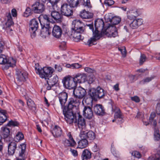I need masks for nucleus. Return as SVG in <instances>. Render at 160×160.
<instances>
[{"label":"nucleus","instance_id":"12","mask_svg":"<svg viewBox=\"0 0 160 160\" xmlns=\"http://www.w3.org/2000/svg\"><path fill=\"white\" fill-rule=\"evenodd\" d=\"M32 11L36 13H41L45 10V6L44 4L36 2L32 5Z\"/></svg>","mask_w":160,"mask_h":160},{"label":"nucleus","instance_id":"33","mask_svg":"<svg viewBox=\"0 0 160 160\" xmlns=\"http://www.w3.org/2000/svg\"><path fill=\"white\" fill-rule=\"evenodd\" d=\"M88 145V140L85 139H82L78 141V148H83Z\"/></svg>","mask_w":160,"mask_h":160},{"label":"nucleus","instance_id":"36","mask_svg":"<svg viewBox=\"0 0 160 160\" xmlns=\"http://www.w3.org/2000/svg\"><path fill=\"white\" fill-rule=\"evenodd\" d=\"M2 113L0 114V125H1L7 119L6 111L5 110H1Z\"/></svg>","mask_w":160,"mask_h":160},{"label":"nucleus","instance_id":"48","mask_svg":"<svg viewBox=\"0 0 160 160\" xmlns=\"http://www.w3.org/2000/svg\"><path fill=\"white\" fill-rule=\"evenodd\" d=\"M146 59L147 58L145 55L144 54H141L139 60L140 64L142 65L144 62L146 61Z\"/></svg>","mask_w":160,"mask_h":160},{"label":"nucleus","instance_id":"20","mask_svg":"<svg viewBox=\"0 0 160 160\" xmlns=\"http://www.w3.org/2000/svg\"><path fill=\"white\" fill-rule=\"evenodd\" d=\"M138 15V10L136 8L130 9L127 12L128 18L130 20L135 19Z\"/></svg>","mask_w":160,"mask_h":160},{"label":"nucleus","instance_id":"56","mask_svg":"<svg viewBox=\"0 0 160 160\" xmlns=\"http://www.w3.org/2000/svg\"><path fill=\"white\" fill-rule=\"evenodd\" d=\"M82 66L78 63H75L72 64V69H78L81 67Z\"/></svg>","mask_w":160,"mask_h":160},{"label":"nucleus","instance_id":"54","mask_svg":"<svg viewBox=\"0 0 160 160\" xmlns=\"http://www.w3.org/2000/svg\"><path fill=\"white\" fill-rule=\"evenodd\" d=\"M84 70L86 72L88 73H93L95 71L94 70L92 69L91 68L88 67L85 68H84Z\"/></svg>","mask_w":160,"mask_h":160},{"label":"nucleus","instance_id":"32","mask_svg":"<svg viewBox=\"0 0 160 160\" xmlns=\"http://www.w3.org/2000/svg\"><path fill=\"white\" fill-rule=\"evenodd\" d=\"M83 23L80 21L79 20L75 21L74 23V27L72 29L81 30H82L84 31V28L83 27Z\"/></svg>","mask_w":160,"mask_h":160},{"label":"nucleus","instance_id":"24","mask_svg":"<svg viewBox=\"0 0 160 160\" xmlns=\"http://www.w3.org/2000/svg\"><path fill=\"white\" fill-rule=\"evenodd\" d=\"M42 29L41 32V35L43 38L48 37L51 34L50 29L51 28L49 25L45 26H42Z\"/></svg>","mask_w":160,"mask_h":160},{"label":"nucleus","instance_id":"13","mask_svg":"<svg viewBox=\"0 0 160 160\" xmlns=\"http://www.w3.org/2000/svg\"><path fill=\"white\" fill-rule=\"evenodd\" d=\"M83 32L82 30H78L72 29L69 32L68 35L71 38H73L75 41L78 42L82 39L81 34Z\"/></svg>","mask_w":160,"mask_h":160},{"label":"nucleus","instance_id":"43","mask_svg":"<svg viewBox=\"0 0 160 160\" xmlns=\"http://www.w3.org/2000/svg\"><path fill=\"white\" fill-rule=\"evenodd\" d=\"M154 137L155 140L156 141H159L160 140V135L158 129H155Z\"/></svg>","mask_w":160,"mask_h":160},{"label":"nucleus","instance_id":"39","mask_svg":"<svg viewBox=\"0 0 160 160\" xmlns=\"http://www.w3.org/2000/svg\"><path fill=\"white\" fill-rule=\"evenodd\" d=\"M24 135L21 132H18L14 137V140L15 142H18L24 139Z\"/></svg>","mask_w":160,"mask_h":160},{"label":"nucleus","instance_id":"49","mask_svg":"<svg viewBox=\"0 0 160 160\" xmlns=\"http://www.w3.org/2000/svg\"><path fill=\"white\" fill-rule=\"evenodd\" d=\"M54 69L57 72H61L62 71V66L60 64H56L54 65Z\"/></svg>","mask_w":160,"mask_h":160},{"label":"nucleus","instance_id":"57","mask_svg":"<svg viewBox=\"0 0 160 160\" xmlns=\"http://www.w3.org/2000/svg\"><path fill=\"white\" fill-rule=\"evenodd\" d=\"M155 117L156 114L154 112H152L151 113L149 118V122H151V121H152V120H154V119Z\"/></svg>","mask_w":160,"mask_h":160},{"label":"nucleus","instance_id":"60","mask_svg":"<svg viewBox=\"0 0 160 160\" xmlns=\"http://www.w3.org/2000/svg\"><path fill=\"white\" fill-rule=\"evenodd\" d=\"M70 151L72 153V154L74 156H77L78 155V153L77 151L76 150L72 149H71L70 150Z\"/></svg>","mask_w":160,"mask_h":160},{"label":"nucleus","instance_id":"23","mask_svg":"<svg viewBox=\"0 0 160 160\" xmlns=\"http://www.w3.org/2000/svg\"><path fill=\"white\" fill-rule=\"evenodd\" d=\"M94 111L95 113L99 116L103 115L105 113L104 108L101 104H97L94 106Z\"/></svg>","mask_w":160,"mask_h":160},{"label":"nucleus","instance_id":"31","mask_svg":"<svg viewBox=\"0 0 160 160\" xmlns=\"http://www.w3.org/2000/svg\"><path fill=\"white\" fill-rule=\"evenodd\" d=\"M10 132L9 129L6 127H3L1 128L0 132L4 139L8 137L10 135Z\"/></svg>","mask_w":160,"mask_h":160},{"label":"nucleus","instance_id":"2","mask_svg":"<svg viewBox=\"0 0 160 160\" xmlns=\"http://www.w3.org/2000/svg\"><path fill=\"white\" fill-rule=\"evenodd\" d=\"M81 102V100L74 96L69 98L68 106L64 107L63 109V112L65 119L70 123L72 122V119L73 118L74 109H76Z\"/></svg>","mask_w":160,"mask_h":160},{"label":"nucleus","instance_id":"46","mask_svg":"<svg viewBox=\"0 0 160 160\" xmlns=\"http://www.w3.org/2000/svg\"><path fill=\"white\" fill-rule=\"evenodd\" d=\"M83 129H82V130L81 131L79 136L80 137L82 138V139H86L88 132L87 131L84 130Z\"/></svg>","mask_w":160,"mask_h":160},{"label":"nucleus","instance_id":"40","mask_svg":"<svg viewBox=\"0 0 160 160\" xmlns=\"http://www.w3.org/2000/svg\"><path fill=\"white\" fill-rule=\"evenodd\" d=\"M58 81V78L57 75H55L51 79L49 80V85L53 86L55 85Z\"/></svg>","mask_w":160,"mask_h":160},{"label":"nucleus","instance_id":"38","mask_svg":"<svg viewBox=\"0 0 160 160\" xmlns=\"http://www.w3.org/2000/svg\"><path fill=\"white\" fill-rule=\"evenodd\" d=\"M7 18V21L6 23V25L9 27L13 24V22L12 20L11 15L10 12L6 14Z\"/></svg>","mask_w":160,"mask_h":160},{"label":"nucleus","instance_id":"63","mask_svg":"<svg viewBox=\"0 0 160 160\" xmlns=\"http://www.w3.org/2000/svg\"><path fill=\"white\" fill-rule=\"evenodd\" d=\"M111 152L113 154L115 157H117L118 153L116 152L115 150L113 148H111Z\"/></svg>","mask_w":160,"mask_h":160},{"label":"nucleus","instance_id":"6","mask_svg":"<svg viewBox=\"0 0 160 160\" xmlns=\"http://www.w3.org/2000/svg\"><path fill=\"white\" fill-rule=\"evenodd\" d=\"M62 82L65 88L69 89H74L77 84L73 77L69 76L64 77Z\"/></svg>","mask_w":160,"mask_h":160},{"label":"nucleus","instance_id":"59","mask_svg":"<svg viewBox=\"0 0 160 160\" xmlns=\"http://www.w3.org/2000/svg\"><path fill=\"white\" fill-rule=\"evenodd\" d=\"M131 99L132 100L136 102H139L140 101V99L138 96H135L131 97Z\"/></svg>","mask_w":160,"mask_h":160},{"label":"nucleus","instance_id":"44","mask_svg":"<svg viewBox=\"0 0 160 160\" xmlns=\"http://www.w3.org/2000/svg\"><path fill=\"white\" fill-rule=\"evenodd\" d=\"M32 13V11L31 10V8L28 7H27L26 8L25 11L23 15L25 17H27L31 15Z\"/></svg>","mask_w":160,"mask_h":160},{"label":"nucleus","instance_id":"42","mask_svg":"<svg viewBox=\"0 0 160 160\" xmlns=\"http://www.w3.org/2000/svg\"><path fill=\"white\" fill-rule=\"evenodd\" d=\"M155 77V76H152L150 77H147L144 79L140 81V83L141 84H144L146 83H148L151 81Z\"/></svg>","mask_w":160,"mask_h":160},{"label":"nucleus","instance_id":"34","mask_svg":"<svg viewBox=\"0 0 160 160\" xmlns=\"http://www.w3.org/2000/svg\"><path fill=\"white\" fill-rule=\"evenodd\" d=\"M68 4L72 8H75L78 6L80 0H67Z\"/></svg>","mask_w":160,"mask_h":160},{"label":"nucleus","instance_id":"9","mask_svg":"<svg viewBox=\"0 0 160 160\" xmlns=\"http://www.w3.org/2000/svg\"><path fill=\"white\" fill-rule=\"evenodd\" d=\"M61 12L62 16L64 15L67 17H69L72 15L73 10L72 8L68 3H64L61 5Z\"/></svg>","mask_w":160,"mask_h":160},{"label":"nucleus","instance_id":"41","mask_svg":"<svg viewBox=\"0 0 160 160\" xmlns=\"http://www.w3.org/2000/svg\"><path fill=\"white\" fill-rule=\"evenodd\" d=\"M95 134L94 132L91 131H90L88 132L86 139L89 140H92L95 138Z\"/></svg>","mask_w":160,"mask_h":160},{"label":"nucleus","instance_id":"11","mask_svg":"<svg viewBox=\"0 0 160 160\" xmlns=\"http://www.w3.org/2000/svg\"><path fill=\"white\" fill-rule=\"evenodd\" d=\"M73 94L74 96L81 100L85 96L87 92L85 89L81 87H79L74 89Z\"/></svg>","mask_w":160,"mask_h":160},{"label":"nucleus","instance_id":"64","mask_svg":"<svg viewBox=\"0 0 160 160\" xmlns=\"http://www.w3.org/2000/svg\"><path fill=\"white\" fill-rule=\"evenodd\" d=\"M150 123H151V124L153 125L154 127H156L157 125V122L156 121L154 120L151 121V122H150Z\"/></svg>","mask_w":160,"mask_h":160},{"label":"nucleus","instance_id":"61","mask_svg":"<svg viewBox=\"0 0 160 160\" xmlns=\"http://www.w3.org/2000/svg\"><path fill=\"white\" fill-rule=\"evenodd\" d=\"M11 12L13 17H15L17 16V12L16 9H12L11 11Z\"/></svg>","mask_w":160,"mask_h":160},{"label":"nucleus","instance_id":"30","mask_svg":"<svg viewBox=\"0 0 160 160\" xmlns=\"http://www.w3.org/2000/svg\"><path fill=\"white\" fill-rule=\"evenodd\" d=\"M112 111L115 112V118L121 119V121L122 122V114L120 109L116 106H112Z\"/></svg>","mask_w":160,"mask_h":160},{"label":"nucleus","instance_id":"53","mask_svg":"<svg viewBox=\"0 0 160 160\" xmlns=\"http://www.w3.org/2000/svg\"><path fill=\"white\" fill-rule=\"evenodd\" d=\"M60 0H49V2L51 4L52 7L57 5Z\"/></svg>","mask_w":160,"mask_h":160},{"label":"nucleus","instance_id":"47","mask_svg":"<svg viewBox=\"0 0 160 160\" xmlns=\"http://www.w3.org/2000/svg\"><path fill=\"white\" fill-rule=\"evenodd\" d=\"M118 50L121 52L123 57H124L126 56L127 51L125 47H122L121 48H119Z\"/></svg>","mask_w":160,"mask_h":160},{"label":"nucleus","instance_id":"15","mask_svg":"<svg viewBox=\"0 0 160 160\" xmlns=\"http://www.w3.org/2000/svg\"><path fill=\"white\" fill-rule=\"evenodd\" d=\"M58 97L62 108L63 109L64 107H65V104L67 100L68 94L65 92H62L58 94Z\"/></svg>","mask_w":160,"mask_h":160},{"label":"nucleus","instance_id":"19","mask_svg":"<svg viewBox=\"0 0 160 160\" xmlns=\"http://www.w3.org/2000/svg\"><path fill=\"white\" fill-rule=\"evenodd\" d=\"M62 30L61 28L57 25H55L53 28L52 32V35L54 37L59 38L61 36Z\"/></svg>","mask_w":160,"mask_h":160},{"label":"nucleus","instance_id":"4","mask_svg":"<svg viewBox=\"0 0 160 160\" xmlns=\"http://www.w3.org/2000/svg\"><path fill=\"white\" fill-rule=\"evenodd\" d=\"M109 21L112 25L109 24L106 30L105 34L108 37L114 38L118 35L117 29L114 25L120 22L121 18L118 17H115L112 18Z\"/></svg>","mask_w":160,"mask_h":160},{"label":"nucleus","instance_id":"28","mask_svg":"<svg viewBox=\"0 0 160 160\" xmlns=\"http://www.w3.org/2000/svg\"><path fill=\"white\" fill-rule=\"evenodd\" d=\"M92 153L87 149H84L82 152L81 158L82 160H88L91 158Z\"/></svg>","mask_w":160,"mask_h":160},{"label":"nucleus","instance_id":"18","mask_svg":"<svg viewBox=\"0 0 160 160\" xmlns=\"http://www.w3.org/2000/svg\"><path fill=\"white\" fill-rule=\"evenodd\" d=\"M67 136L69 139H65L64 141V144L66 146L74 147L76 145V143L73 139L70 132H68Z\"/></svg>","mask_w":160,"mask_h":160},{"label":"nucleus","instance_id":"10","mask_svg":"<svg viewBox=\"0 0 160 160\" xmlns=\"http://www.w3.org/2000/svg\"><path fill=\"white\" fill-rule=\"evenodd\" d=\"M38 26V23L35 19H32L30 21L29 30L31 34V37L32 38L36 36V31L37 30Z\"/></svg>","mask_w":160,"mask_h":160},{"label":"nucleus","instance_id":"29","mask_svg":"<svg viewBox=\"0 0 160 160\" xmlns=\"http://www.w3.org/2000/svg\"><path fill=\"white\" fill-rule=\"evenodd\" d=\"M93 13L86 11L85 9L83 10L81 12L80 17L83 19H90L93 17Z\"/></svg>","mask_w":160,"mask_h":160},{"label":"nucleus","instance_id":"3","mask_svg":"<svg viewBox=\"0 0 160 160\" xmlns=\"http://www.w3.org/2000/svg\"><path fill=\"white\" fill-rule=\"evenodd\" d=\"M35 70L36 73L40 78L46 80H49L54 72L53 68L51 67H45L43 68L40 67L39 64H36Z\"/></svg>","mask_w":160,"mask_h":160},{"label":"nucleus","instance_id":"52","mask_svg":"<svg viewBox=\"0 0 160 160\" xmlns=\"http://www.w3.org/2000/svg\"><path fill=\"white\" fill-rule=\"evenodd\" d=\"M104 3L108 6H111L114 4V2L112 0H105Z\"/></svg>","mask_w":160,"mask_h":160},{"label":"nucleus","instance_id":"37","mask_svg":"<svg viewBox=\"0 0 160 160\" xmlns=\"http://www.w3.org/2000/svg\"><path fill=\"white\" fill-rule=\"evenodd\" d=\"M26 99L27 101V104L28 108L32 110H35L36 106L34 102L30 98H26Z\"/></svg>","mask_w":160,"mask_h":160},{"label":"nucleus","instance_id":"51","mask_svg":"<svg viewBox=\"0 0 160 160\" xmlns=\"http://www.w3.org/2000/svg\"><path fill=\"white\" fill-rule=\"evenodd\" d=\"M132 156H134L135 157L137 158H140L141 157V154L140 153L137 151H134L132 153Z\"/></svg>","mask_w":160,"mask_h":160},{"label":"nucleus","instance_id":"1","mask_svg":"<svg viewBox=\"0 0 160 160\" xmlns=\"http://www.w3.org/2000/svg\"><path fill=\"white\" fill-rule=\"evenodd\" d=\"M89 29L91 30L93 32V37L89 39L87 42V44L91 46L94 44V42L102 37V34L101 31L102 30L104 26V23L102 19H98L95 21L94 27L95 30H94L93 25V23L86 24Z\"/></svg>","mask_w":160,"mask_h":160},{"label":"nucleus","instance_id":"62","mask_svg":"<svg viewBox=\"0 0 160 160\" xmlns=\"http://www.w3.org/2000/svg\"><path fill=\"white\" fill-rule=\"evenodd\" d=\"M114 89L116 91H117L119 90V84L117 83L113 87Z\"/></svg>","mask_w":160,"mask_h":160},{"label":"nucleus","instance_id":"14","mask_svg":"<svg viewBox=\"0 0 160 160\" xmlns=\"http://www.w3.org/2000/svg\"><path fill=\"white\" fill-rule=\"evenodd\" d=\"M16 74L17 76V79L19 82H22L26 80L27 78L28 74L24 71L20 70H16Z\"/></svg>","mask_w":160,"mask_h":160},{"label":"nucleus","instance_id":"17","mask_svg":"<svg viewBox=\"0 0 160 160\" xmlns=\"http://www.w3.org/2000/svg\"><path fill=\"white\" fill-rule=\"evenodd\" d=\"M83 112L84 116L88 119H92L93 117L92 109L89 106H85L83 110Z\"/></svg>","mask_w":160,"mask_h":160},{"label":"nucleus","instance_id":"8","mask_svg":"<svg viewBox=\"0 0 160 160\" xmlns=\"http://www.w3.org/2000/svg\"><path fill=\"white\" fill-rule=\"evenodd\" d=\"M73 119L71 120L72 122L71 123H70L67 120H66L67 122L69 124L74 123L75 125L76 126L78 125L79 128L84 129L85 128L86 125L85 119L79 115L78 120L76 119V117L75 116L74 114H73Z\"/></svg>","mask_w":160,"mask_h":160},{"label":"nucleus","instance_id":"21","mask_svg":"<svg viewBox=\"0 0 160 160\" xmlns=\"http://www.w3.org/2000/svg\"><path fill=\"white\" fill-rule=\"evenodd\" d=\"M129 24L130 27L132 29L137 28L143 23V20L142 19H134Z\"/></svg>","mask_w":160,"mask_h":160},{"label":"nucleus","instance_id":"55","mask_svg":"<svg viewBox=\"0 0 160 160\" xmlns=\"http://www.w3.org/2000/svg\"><path fill=\"white\" fill-rule=\"evenodd\" d=\"M137 118L142 119L143 120L144 117V114L142 112H138L136 116Z\"/></svg>","mask_w":160,"mask_h":160},{"label":"nucleus","instance_id":"5","mask_svg":"<svg viewBox=\"0 0 160 160\" xmlns=\"http://www.w3.org/2000/svg\"><path fill=\"white\" fill-rule=\"evenodd\" d=\"M88 93L92 99L90 98L86 99L85 102L88 104L91 103L92 100H96L98 98H103L105 96V91L100 87H98L96 89L93 88L90 89Z\"/></svg>","mask_w":160,"mask_h":160},{"label":"nucleus","instance_id":"45","mask_svg":"<svg viewBox=\"0 0 160 160\" xmlns=\"http://www.w3.org/2000/svg\"><path fill=\"white\" fill-rule=\"evenodd\" d=\"M19 123L17 121L11 120L7 123V126L9 127L18 126Z\"/></svg>","mask_w":160,"mask_h":160},{"label":"nucleus","instance_id":"25","mask_svg":"<svg viewBox=\"0 0 160 160\" xmlns=\"http://www.w3.org/2000/svg\"><path fill=\"white\" fill-rule=\"evenodd\" d=\"M53 136L55 138H59L62 135V131L59 126L55 125L52 131Z\"/></svg>","mask_w":160,"mask_h":160},{"label":"nucleus","instance_id":"27","mask_svg":"<svg viewBox=\"0 0 160 160\" xmlns=\"http://www.w3.org/2000/svg\"><path fill=\"white\" fill-rule=\"evenodd\" d=\"M39 20L42 26L49 25V22H51L48 16L47 15H42V18L39 19Z\"/></svg>","mask_w":160,"mask_h":160},{"label":"nucleus","instance_id":"35","mask_svg":"<svg viewBox=\"0 0 160 160\" xmlns=\"http://www.w3.org/2000/svg\"><path fill=\"white\" fill-rule=\"evenodd\" d=\"M148 160H160V145L157 153L150 156L148 158Z\"/></svg>","mask_w":160,"mask_h":160},{"label":"nucleus","instance_id":"16","mask_svg":"<svg viewBox=\"0 0 160 160\" xmlns=\"http://www.w3.org/2000/svg\"><path fill=\"white\" fill-rule=\"evenodd\" d=\"M73 78L77 84L84 83L87 80V76L84 73H78Z\"/></svg>","mask_w":160,"mask_h":160},{"label":"nucleus","instance_id":"26","mask_svg":"<svg viewBox=\"0 0 160 160\" xmlns=\"http://www.w3.org/2000/svg\"><path fill=\"white\" fill-rule=\"evenodd\" d=\"M17 143L12 142H10L8 146V152L9 155H13L15 153L17 148Z\"/></svg>","mask_w":160,"mask_h":160},{"label":"nucleus","instance_id":"22","mask_svg":"<svg viewBox=\"0 0 160 160\" xmlns=\"http://www.w3.org/2000/svg\"><path fill=\"white\" fill-rule=\"evenodd\" d=\"M52 18L53 19L58 22L62 21L63 19V16L59 12L55 11H51L50 13Z\"/></svg>","mask_w":160,"mask_h":160},{"label":"nucleus","instance_id":"7","mask_svg":"<svg viewBox=\"0 0 160 160\" xmlns=\"http://www.w3.org/2000/svg\"><path fill=\"white\" fill-rule=\"evenodd\" d=\"M3 47L2 43L0 42V64H8L9 66L13 67L15 65L16 61L12 58L8 60L4 55L1 54Z\"/></svg>","mask_w":160,"mask_h":160},{"label":"nucleus","instance_id":"50","mask_svg":"<svg viewBox=\"0 0 160 160\" xmlns=\"http://www.w3.org/2000/svg\"><path fill=\"white\" fill-rule=\"evenodd\" d=\"M84 3L83 5L85 7H87L88 8H92V5L91 4L90 0H84Z\"/></svg>","mask_w":160,"mask_h":160},{"label":"nucleus","instance_id":"58","mask_svg":"<svg viewBox=\"0 0 160 160\" xmlns=\"http://www.w3.org/2000/svg\"><path fill=\"white\" fill-rule=\"evenodd\" d=\"M156 112L158 114L160 115V103H158L157 104Z\"/></svg>","mask_w":160,"mask_h":160}]
</instances>
